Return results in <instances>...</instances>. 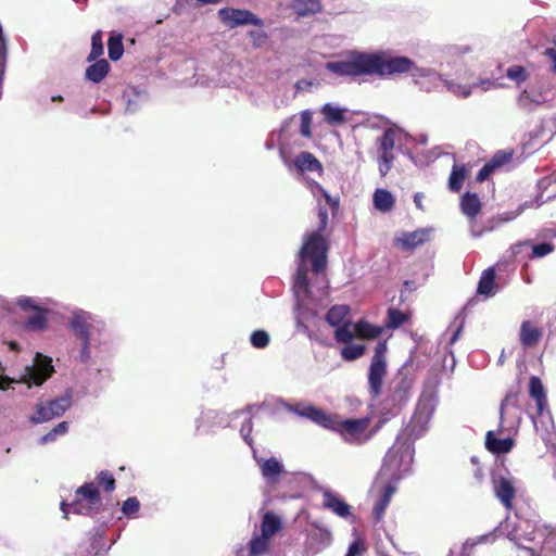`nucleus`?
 <instances>
[{
  "mask_svg": "<svg viewBox=\"0 0 556 556\" xmlns=\"http://www.w3.org/2000/svg\"><path fill=\"white\" fill-rule=\"evenodd\" d=\"M109 58L118 61L124 53L123 37L121 34L111 36L108 40Z\"/></svg>",
  "mask_w": 556,
  "mask_h": 556,
  "instance_id": "obj_34",
  "label": "nucleus"
},
{
  "mask_svg": "<svg viewBox=\"0 0 556 556\" xmlns=\"http://www.w3.org/2000/svg\"><path fill=\"white\" fill-rule=\"evenodd\" d=\"M270 545V539L263 534L255 535L249 542V555L250 556H263L265 555Z\"/></svg>",
  "mask_w": 556,
  "mask_h": 556,
  "instance_id": "obj_31",
  "label": "nucleus"
},
{
  "mask_svg": "<svg viewBox=\"0 0 556 556\" xmlns=\"http://www.w3.org/2000/svg\"><path fill=\"white\" fill-rule=\"evenodd\" d=\"M7 53V40L5 38H0V80L2 79L5 70Z\"/></svg>",
  "mask_w": 556,
  "mask_h": 556,
  "instance_id": "obj_51",
  "label": "nucleus"
},
{
  "mask_svg": "<svg viewBox=\"0 0 556 556\" xmlns=\"http://www.w3.org/2000/svg\"><path fill=\"white\" fill-rule=\"evenodd\" d=\"M103 34L101 30H97L91 36V50L87 58L88 62L96 61L103 54Z\"/></svg>",
  "mask_w": 556,
  "mask_h": 556,
  "instance_id": "obj_36",
  "label": "nucleus"
},
{
  "mask_svg": "<svg viewBox=\"0 0 556 556\" xmlns=\"http://www.w3.org/2000/svg\"><path fill=\"white\" fill-rule=\"evenodd\" d=\"M388 506H389L388 504L382 503L381 501H378L375 504L374 509H372V514H374L376 522H379V521L382 520V518L384 516V513H386V509H387Z\"/></svg>",
  "mask_w": 556,
  "mask_h": 556,
  "instance_id": "obj_55",
  "label": "nucleus"
},
{
  "mask_svg": "<svg viewBox=\"0 0 556 556\" xmlns=\"http://www.w3.org/2000/svg\"><path fill=\"white\" fill-rule=\"evenodd\" d=\"M517 102L521 109L528 110L531 108L533 100L531 96L525 90L519 94Z\"/></svg>",
  "mask_w": 556,
  "mask_h": 556,
  "instance_id": "obj_57",
  "label": "nucleus"
},
{
  "mask_svg": "<svg viewBox=\"0 0 556 556\" xmlns=\"http://www.w3.org/2000/svg\"><path fill=\"white\" fill-rule=\"evenodd\" d=\"M543 548L548 552L556 553V531L552 530L549 531L544 541H543Z\"/></svg>",
  "mask_w": 556,
  "mask_h": 556,
  "instance_id": "obj_52",
  "label": "nucleus"
},
{
  "mask_svg": "<svg viewBox=\"0 0 556 556\" xmlns=\"http://www.w3.org/2000/svg\"><path fill=\"white\" fill-rule=\"evenodd\" d=\"M102 500L99 488L93 482H86L75 491V498L71 504L61 503V510L65 519L68 514L92 516L100 511Z\"/></svg>",
  "mask_w": 556,
  "mask_h": 556,
  "instance_id": "obj_4",
  "label": "nucleus"
},
{
  "mask_svg": "<svg viewBox=\"0 0 556 556\" xmlns=\"http://www.w3.org/2000/svg\"><path fill=\"white\" fill-rule=\"evenodd\" d=\"M432 228H420L410 232H402L393 240L394 247L406 252H412L418 247L430 241Z\"/></svg>",
  "mask_w": 556,
  "mask_h": 556,
  "instance_id": "obj_11",
  "label": "nucleus"
},
{
  "mask_svg": "<svg viewBox=\"0 0 556 556\" xmlns=\"http://www.w3.org/2000/svg\"><path fill=\"white\" fill-rule=\"evenodd\" d=\"M450 90H452L454 93L463 97V98H467L471 94V88L468 87V86H460V85H457V84H451L450 85Z\"/></svg>",
  "mask_w": 556,
  "mask_h": 556,
  "instance_id": "obj_56",
  "label": "nucleus"
},
{
  "mask_svg": "<svg viewBox=\"0 0 556 556\" xmlns=\"http://www.w3.org/2000/svg\"><path fill=\"white\" fill-rule=\"evenodd\" d=\"M97 486L102 488L104 492L111 493L115 490V478L109 470H102L97 475Z\"/></svg>",
  "mask_w": 556,
  "mask_h": 556,
  "instance_id": "obj_39",
  "label": "nucleus"
},
{
  "mask_svg": "<svg viewBox=\"0 0 556 556\" xmlns=\"http://www.w3.org/2000/svg\"><path fill=\"white\" fill-rule=\"evenodd\" d=\"M53 372L52 359L41 353H36L34 364L25 368L23 380L28 386H41Z\"/></svg>",
  "mask_w": 556,
  "mask_h": 556,
  "instance_id": "obj_10",
  "label": "nucleus"
},
{
  "mask_svg": "<svg viewBox=\"0 0 556 556\" xmlns=\"http://www.w3.org/2000/svg\"><path fill=\"white\" fill-rule=\"evenodd\" d=\"M396 131L392 128H388L378 138L379 151H393L395 147Z\"/></svg>",
  "mask_w": 556,
  "mask_h": 556,
  "instance_id": "obj_37",
  "label": "nucleus"
},
{
  "mask_svg": "<svg viewBox=\"0 0 556 556\" xmlns=\"http://www.w3.org/2000/svg\"><path fill=\"white\" fill-rule=\"evenodd\" d=\"M554 47L546 48L544 51V55H546L552 61V71L556 74V39L553 40Z\"/></svg>",
  "mask_w": 556,
  "mask_h": 556,
  "instance_id": "obj_58",
  "label": "nucleus"
},
{
  "mask_svg": "<svg viewBox=\"0 0 556 556\" xmlns=\"http://www.w3.org/2000/svg\"><path fill=\"white\" fill-rule=\"evenodd\" d=\"M492 488L495 497L507 510H510L513 508V502L517 495L514 481L506 477L494 478L492 481Z\"/></svg>",
  "mask_w": 556,
  "mask_h": 556,
  "instance_id": "obj_13",
  "label": "nucleus"
},
{
  "mask_svg": "<svg viewBox=\"0 0 556 556\" xmlns=\"http://www.w3.org/2000/svg\"><path fill=\"white\" fill-rule=\"evenodd\" d=\"M422 198H424L422 193H416V194L414 195V203H415V204H416V206H417L419 210H421V211H424Z\"/></svg>",
  "mask_w": 556,
  "mask_h": 556,
  "instance_id": "obj_64",
  "label": "nucleus"
},
{
  "mask_svg": "<svg viewBox=\"0 0 556 556\" xmlns=\"http://www.w3.org/2000/svg\"><path fill=\"white\" fill-rule=\"evenodd\" d=\"M323 498L324 508L331 510L337 516L346 518L351 515V506L337 494L327 490L324 491Z\"/></svg>",
  "mask_w": 556,
  "mask_h": 556,
  "instance_id": "obj_16",
  "label": "nucleus"
},
{
  "mask_svg": "<svg viewBox=\"0 0 556 556\" xmlns=\"http://www.w3.org/2000/svg\"><path fill=\"white\" fill-rule=\"evenodd\" d=\"M56 438L55 433L53 432V430H50L47 434H45L41 439H40V443H48V442H52L54 441Z\"/></svg>",
  "mask_w": 556,
  "mask_h": 556,
  "instance_id": "obj_63",
  "label": "nucleus"
},
{
  "mask_svg": "<svg viewBox=\"0 0 556 556\" xmlns=\"http://www.w3.org/2000/svg\"><path fill=\"white\" fill-rule=\"evenodd\" d=\"M502 165V162H489V163H485L478 172L477 176H476V180L478 182H482L484 180H486L492 174L493 172L500 167Z\"/></svg>",
  "mask_w": 556,
  "mask_h": 556,
  "instance_id": "obj_45",
  "label": "nucleus"
},
{
  "mask_svg": "<svg viewBox=\"0 0 556 556\" xmlns=\"http://www.w3.org/2000/svg\"><path fill=\"white\" fill-rule=\"evenodd\" d=\"M519 393H520L519 389L509 390L506 393V395L504 396V399L502 400L501 406H500V418H501L502 422L504 420L505 409L508 406L517 407V401H518Z\"/></svg>",
  "mask_w": 556,
  "mask_h": 556,
  "instance_id": "obj_41",
  "label": "nucleus"
},
{
  "mask_svg": "<svg viewBox=\"0 0 556 556\" xmlns=\"http://www.w3.org/2000/svg\"><path fill=\"white\" fill-rule=\"evenodd\" d=\"M90 315L86 312H77L71 319V328L75 334L85 341V346L90 345Z\"/></svg>",
  "mask_w": 556,
  "mask_h": 556,
  "instance_id": "obj_15",
  "label": "nucleus"
},
{
  "mask_svg": "<svg viewBox=\"0 0 556 556\" xmlns=\"http://www.w3.org/2000/svg\"><path fill=\"white\" fill-rule=\"evenodd\" d=\"M414 444L396 437L394 444L388 450L383 458V465L379 476L388 475L391 479L397 481L413 463Z\"/></svg>",
  "mask_w": 556,
  "mask_h": 556,
  "instance_id": "obj_2",
  "label": "nucleus"
},
{
  "mask_svg": "<svg viewBox=\"0 0 556 556\" xmlns=\"http://www.w3.org/2000/svg\"><path fill=\"white\" fill-rule=\"evenodd\" d=\"M282 528L281 519L274 511H266L261 521V534L271 539Z\"/></svg>",
  "mask_w": 556,
  "mask_h": 556,
  "instance_id": "obj_23",
  "label": "nucleus"
},
{
  "mask_svg": "<svg viewBox=\"0 0 556 556\" xmlns=\"http://www.w3.org/2000/svg\"><path fill=\"white\" fill-rule=\"evenodd\" d=\"M55 435L65 434L68 430V424L66 421H62L58 424L53 429Z\"/></svg>",
  "mask_w": 556,
  "mask_h": 556,
  "instance_id": "obj_61",
  "label": "nucleus"
},
{
  "mask_svg": "<svg viewBox=\"0 0 556 556\" xmlns=\"http://www.w3.org/2000/svg\"><path fill=\"white\" fill-rule=\"evenodd\" d=\"M48 311L47 309H39L35 313V315L28 317L24 324L23 328L27 331H41L47 329L48 327V318H47Z\"/></svg>",
  "mask_w": 556,
  "mask_h": 556,
  "instance_id": "obj_29",
  "label": "nucleus"
},
{
  "mask_svg": "<svg viewBox=\"0 0 556 556\" xmlns=\"http://www.w3.org/2000/svg\"><path fill=\"white\" fill-rule=\"evenodd\" d=\"M261 470L264 478L276 480L281 475L283 467L277 458L270 457L263 462Z\"/></svg>",
  "mask_w": 556,
  "mask_h": 556,
  "instance_id": "obj_32",
  "label": "nucleus"
},
{
  "mask_svg": "<svg viewBox=\"0 0 556 556\" xmlns=\"http://www.w3.org/2000/svg\"><path fill=\"white\" fill-rule=\"evenodd\" d=\"M17 305L24 309V311H35L38 312L39 309H43L42 307L35 304L34 300L31 298H22L17 301Z\"/></svg>",
  "mask_w": 556,
  "mask_h": 556,
  "instance_id": "obj_53",
  "label": "nucleus"
},
{
  "mask_svg": "<svg viewBox=\"0 0 556 556\" xmlns=\"http://www.w3.org/2000/svg\"><path fill=\"white\" fill-rule=\"evenodd\" d=\"M408 316L397 308H389L386 326L390 329H396L407 321Z\"/></svg>",
  "mask_w": 556,
  "mask_h": 556,
  "instance_id": "obj_40",
  "label": "nucleus"
},
{
  "mask_svg": "<svg viewBox=\"0 0 556 556\" xmlns=\"http://www.w3.org/2000/svg\"><path fill=\"white\" fill-rule=\"evenodd\" d=\"M543 337L541 328L536 327L531 320H523L519 330V342L523 349H531L539 344Z\"/></svg>",
  "mask_w": 556,
  "mask_h": 556,
  "instance_id": "obj_14",
  "label": "nucleus"
},
{
  "mask_svg": "<svg viewBox=\"0 0 556 556\" xmlns=\"http://www.w3.org/2000/svg\"><path fill=\"white\" fill-rule=\"evenodd\" d=\"M412 387L413 380L408 376L404 374L396 376L389 389L388 395L380 404V424H386L403 410L408 402Z\"/></svg>",
  "mask_w": 556,
  "mask_h": 556,
  "instance_id": "obj_3",
  "label": "nucleus"
},
{
  "mask_svg": "<svg viewBox=\"0 0 556 556\" xmlns=\"http://www.w3.org/2000/svg\"><path fill=\"white\" fill-rule=\"evenodd\" d=\"M366 551L365 544L362 539H357L349 546L345 556H362Z\"/></svg>",
  "mask_w": 556,
  "mask_h": 556,
  "instance_id": "obj_50",
  "label": "nucleus"
},
{
  "mask_svg": "<svg viewBox=\"0 0 556 556\" xmlns=\"http://www.w3.org/2000/svg\"><path fill=\"white\" fill-rule=\"evenodd\" d=\"M468 170L465 165H454L448 178V189L459 192L467 177Z\"/></svg>",
  "mask_w": 556,
  "mask_h": 556,
  "instance_id": "obj_30",
  "label": "nucleus"
},
{
  "mask_svg": "<svg viewBox=\"0 0 556 556\" xmlns=\"http://www.w3.org/2000/svg\"><path fill=\"white\" fill-rule=\"evenodd\" d=\"M387 341H379L375 348L374 356L370 362L368 387L372 397H378L382 391L383 380L387 376Z\"/></svg>",
  "mask_w": 556,
  "mask_h": 556,
  "instance_id": "obj_7",
  "label": "nucleus"
},
{
  "mask_svg": "<svg viewBox=\"0 0 556 556\" xmlns=\"http://www.w3.org/2000/svg\"><path fill=\"white\" fill-rule=\"evenodd\" d=\"M317 217H318V227L315 232L323 233L328 226V210L325 206H319Z\"/></svg>",
  "mask_w": 556,
  "mask_h": 556,
  "instance_id": "obj_49",
  "label": "nucleus"
},
{
  "mask_svg": "<svg viewBox=\"0 0 556 556\" xmlns=\"http://www.w3.org/2000/svg\"><path fill=\"white\" fill-rule=\"evenodd\" d=\"M251 344L256 349H264L269 343V336L264 330H255L251 334Z\"/></svg>",
  "mask_w": 556,
  "mask_h": 556,
  "instance_id": "obj_46",
  "label": "nucleus"
},
{
  "mask_svg": "<svg viewBox=\"0 0 556 556\" xmlns=\"http://www.w3.org/2000/svg\"><path fill=\"white\" fill-rule=\"evenodd\" d=\"M555 250V245L551 242H542L539 244L532 245L530 258H540L544 257L547 254L552 253Z\"/></svg>",
  "mask_w": 556,
  "mask_h": 556,
  "instance_id": "obj_44",
  "label": "nucleus"
},
{
  "mask_svg": "<svg viewBox=\"0 0 556 556\" xmlns=\"http://www.w3.org/2000/svg\"><path fill=\"white\" fill-rule=\"evenodd\" d=\"M350 314L349 305H334L332 306L327 315L326 320L330 326L337 327L340 326L344 318Z\"/></svg>",
  "mask_w": 556,
  "mask_h": 556,
  "instance_id": "obj_33",
  "label": "nucleus"
},
{
  "mask_svg": "<svg viewBox=\"0 0 556 556\" xmlns=\"http://www.w3.org/2000/svg\"><path fill=\"white\" fill-rule=\"evenodd\" d=\"M506 76L509 79H511L518 84H521L528 79L529 74H528L527 70L521 65H511L507 68Z\"/></svg>",
  "mask_w": 556,
  "mask_h": 556,
  "instance_id": "obj_43",
  "label": "nucleus"
},
{
  "mask_svg": "<svg viewBox=\"0 0 556 556\" xmlns=\"http://www.w3.org/2000/svg\"><path fill=\"white\" fill-rule=\"evenodd\" d=\"M312 116L308 111H304L301 114L300 134L305 138L312 137Z\"/></svg>",
  "mask_w": 556,
  "mask_h": 556,
  "instance_id": "obj_48",
  "label": "nucleus"
},
{
  "mask_svg": "<svg viewBox=\"0 0 556 556\" xmlns=\"http://www.w3.org/2000/svg\"><path fill=\"white\" fill-rule=\"evenodd\" d=\"M291 8L299 16H312L321 11L320 0H291Z\"/></svg>",
  "mask_w": 556,
  "mask_h": 556,
  "instance_id": "obj_22",
  "label": "nucleus"
},
{
  "mask_svg": "<svg viewBox=\"0 0 556 556\" xmlns=\"http://www.w3.org/2000/svg\"><path fill=\"white\" fill-rule=\"evenodd\" d=\"M460 208L470 222H475L482 208L478 194L471 192L464 193L460 198Z\"/></svg>",
  "mask_w": 556,
  "mask_h": 556,
  "instance_id": "obj_19",
  "label": "nucleus"
},
{
  "mask_svg": "<svg viewBox=\"0 0 556 556\" xmlns=\"http://www.w3.org/2000/svg\"><path fill=\"white\" fill-rule=\"evenodd\" d=\"M354 331L357 338L364 340L377 339L382 333V328L371 325L365 319H361L354 324Z\"/></svg>",
  "mask_w": 556,
  "mask_h": 556,
  "instance_id": "obj_25",
  "label": "nucleus"
},
{
  "mask_svg": "<svg viewBox=\"0 0 556 556\" xmlns=\"http://www.w3.org/2000/svg\"><path fill=\"white\" fill-rule=\"evenodd\" d=\"M319 539L320 541L324 543V544H330L331 543V539H332V535H331V532L329 531H326V530H319Z\"/></svg>",
  "mask_w": 556,
  "mask_h": 556,
  "instance_id": "obj_62",
  "label": "nucleus"
},
{
  "mask_svg": "<svg viewBox=\"0 0 556 556\" xmlns=\"http://www.w3.org/2000/svg\"><path fill=\"white\" fill-rule=\"evenodd\" d=\"M110 71V64L106 60H96V62L86 68V78L92 83L102 81Z\"/></svg>",
  "mask_w": 556,
  "mask_h": 556,
  "instance_id": "obj_24",
  "label": "nucleus"
},
{
  "mask_svg": "<svg viewBox=\"0 0 556 556\" xmlns=\"http://www.w3.org/2000/svg\"><path fill=\"white\" fill-rule=\"evenodd\" d=\"M294 165L301 172H321L323 165L311 152L303 151L294 160Z\"/></svg>",
  "mask_w": 556,
  "mask_h": 556,
  "instance_id": "obj_21",
  "label": "nucleus"
},
{
  "mask_svg": "<svg viewBox=\"0 0 556 556\" xmlns=\"http://www.w3.org/2000/svg\"><path fill=\"white\" fill-rule=\"evenodd\" d=\"M495 277L496 274L493 267L484 269L478 283L477 293L485 296L492 295L495 288Z\"/></svg>",
  "mask_w": 556,
  "mask_h": 556,
  "instance_id": "obj_26",
  "label": "nucleus"
},
{
  "mask_svg": "<svg viewBox=\"0 0 556 556\" xmlns=\"http://www.w3.org/2000/svg\"><path fill=\"white\" fill-rule=\"evenodd\" d=\"M296 285L300 288H307L308 287V279L306 270L299 268L296 273Z\"/></svg>",
  "mask_w": 556,
  "mask_h": 556,
  "instance_id": "obj_60",
  "label": "nucleus"
},
{
  "mask_svg": "<svg viewBox=\"0 0 556 556\" xmlns=\"http://www.w3.org/2000/svg\"><path fill=\"white\" fill-rule=\"evenodd\" d=\"M374 205L380 212H389L394 207L395 199L392 193L386 189H377L372 197Z\"/></svg>",
  "mask_w": 556,
  "mask_h": 556,
  "instance_id": "obj_28",
  "label": "nucleus"
},
{
  "mask_svg": "<svg viewBox=\"0 0 556 556\" xmlns=\"http://www.w3.org/2000/svg\"><path fill=\"white\" fill-rule=\"evenodd\" d=\"M379 172L381 176H386L390 172L395 156L393 151H379Z\"/></svg>",
  "mask_w": 556,
  "mask_h": 556,
  "instance_id": "obj_42",
  "label": "nucleus"
},
{
  "mask_svg": "<svg viewBox=\"0 0 556 556\" xmlns=\"http://www.w3.org/2000/svg\"><path fill=\"white\" fill-rule=\"evenodd\" d=\"M71 405L72 395L70 393L46 403H39L37 405L36 414L30 417V421L34 424H41L55 417H61L71 407Z\"/></svg>",
  "mask_w": 556,
  "mask_h": 556,
  "instance_id": "obj_9",
  "label": "nucleus"
},
{
  "mask_svg": "<svg viewBox=\"0 0 556 556\" xmlns=\"http://www.w3.org/2000/svg\"><path fill=\"white\" fill-rule=\"evenodd\" d=\"M366 346L364 344L345 343L341 350V356L345 361H355L365 354Z\"/></svg>",
  "mask_w": 556,
  "mask_h": 556,
  "instance_id": "obj_35",
  "label": "nucleus"
},
{
  "mask_svg": "<svg viewBox=\"0 0 556 556\" xmlns=\"http://www.w3.org/2000/svg\"><path fill=\"white\" fill-rule=\"evenodd\" d=\"M433 412L434 408L430 402H419L412 418L399 433V437L414 444L416 440L424 437L429 430V424Z\"/></svg>",
  "mask_w": 556,
  "mask_h": 556,
  "instance_id": "obj_5",
  "label": "nucleus"
},
{
  "mask_svg": "<svg viewBox=\"0 0 556 556\" xmlns=\"http://www.w3.org/2000/svg\"><path fill=\"white\" fill-rule=\"evenodd\" d=\"M529 395L535 401L538 415L542 416L547 406V397L541 379L531 376L529 380Z\"/></svg>",
  "mask_w": 556,
  "mask_h": 556,
  "instance_id": "obj_18",
  "label": "nucleus"
},
{
  "mask_svg": "<svg viewBox=\"0 0 556 556\" xmlns=\"http://www.w3.org/2000/svg\"><path fill=\"white\" fill-rule=\"evenodd\" d=\"M395 490H396L395 486L389 483L388 485L384 486L383 494L379 498V501L389 505L391 497L394 494Z\"/></svg>",
  "mask_w": 556,
  "mask_h": 556,
  "instance_id": "obj_59",
  "label": "nucleus"
},
{
  "mask_svg": "<svg viewBox=\"0 0 556 556\" xmlns=\"http://www.w3.org/2000/svg\"><path fill=\"white\" fill-rule=\"evenodd\" d=\"M218 16L223 23L228 25L230 28L239 25H256L263 24L262 20L255 16L249 10H240L232 8H223L218 11Z\"/></svg>",
  "mask_w": 556,
  "mask_h": 556,
  "instance_id": "obj_12",
  "label": "nucleus"
},
{
  "mask_svg": "<svg viewBox=\"0 0 556 556\" xmlns=\"http://www.w3.org/2000/svg\"><path fill=\"white\" fill-rule=\"evenodd\" d=\"M369 424V417L341 419L340 416L334 415L330 430L340 434L348 443L362 444L370 439V434H366Z\"/></svg>",
  "mask_w": 556,
  "mask_h": 556,
  "instance_id": "obj_6",
  "label": "nucleus"
},
{
  "mask_svg": "<svg viewBox=\"0 0 556 556\" xmlns=\"http://www.w3.org/2000/svg\"><path fill=\"white\" fill-rule=\"evenodd\" d=\"M299 415L306 417L315 424L329 430L331 429L334 419V415H328L324 410L312 405L303 407L301 410H299Z\"/></svg>",
  "mask_w": 556,
  "mask_h": 556,
  "instance_id": "obj_20",
  "label": "nucleus"
},
{
  "mask_svg": "<svg viewBox=\"0 0 556 556\" xmlns=\"http://www.w3.org/2000/svg\"><path fill=\"white\" fill-rule=\"evenodd\" d=\"M321 114L324 115V121L332 126L344 124L346 121L345 110L333 106L330 103H326L321 108Z\"/></svg>",
  "mask_w": 556,
  "mask_h": 556,
  "instance_id": "obj_27",
  "label": "nucleus"
},
{
  "mask_svg": "<svg viewBox=\"0 0 556 556\" xmlns=\"http://www.w3.org/2000/svg\"><path fill=\"white\" fill-rule=\"evenodd\" d=\"M252 427H253V424H252V420L251 419H248L245 422L242 424V427L240 429V432L244 439V441L250 445L252 446V438H251V432H252Z\"/></svg>",
  "mask_w": 556,
  "mask_h": 556,
  "instance_id": "obj_54",
  "label": "nucleus"
},
{
  "mask_svg": "<svg viewBox=\"0 0 556 556\" xmlns=\"http://www.w3.org/2000/svg\"><path fill=\"white\" fill-rule=\"evenodd\" d=\"M415 63L407 56H392L386 52L351 51L346 60L327 62L325 68L338 76L357 78L377 76L387 78L410 72Z\"/></svg>",
  "mask_w": 556,
  "mask_h": 556,
  "instance_id": "obj_1",
  "label": "nucleus"
},
{
  "mask_svg": "<svg viewBox=\"0 0 556 556\" xmlns=\"http://www.w3.org/2000/svg\"><path fill=\"white\" fill-rule=\"evenodd\" d=\"M327 251V240L323 233L314 231L307 236V239L301 249V257L311 258L313 270L318 274L321 273L326 267Z\"/></svg>",
  "mask_w": 556,
  "mask_h": 556,
  "instance_id": "obj_8",
  "label": "nucleus"
},
{
  "mask_svg": "<svg viewBox=\"0 0 556 556\" xmlns=\"http://www.w3.org/2000/svg\"><path fill=\"white\" fill-rule=\"evenodd\" d=\"M140 508V503L137 497L131 496L124 501L122 505V511L125 516L131 517L136 513H138Z\"/></svg>",
  "mask_w": 556,
  "mask_h": 556,
  "instance_id": "obj_47",
  "label": "nucleus"
},
{
  "mask_svg": "<svg viewBox=\"0 0 556 556\" xmlns=\"http://www.w3.org/2000/svg\"><path fill=\"white\" fill-rule=\"evenodd\" d=\"M337 330L334 331V338L340 343H350L356 337L354 328L352 329V324L350 321L343 323L340 326H337Z\"/></svg>",
  "mask_w": 556,
  "mask_h": 556,
  "instance_id": "obj_38",
  "label": "nucleus"
},
{
  "mask_svg": "<svg viewBox=\"0 0 556 556\" xmlns=\"http://www.w3.org/2000/svg\"><path fill=\"white\" fill-rule=\"evenodd\" d=\"M515 446V440L511 438L498 439L493 431L485 434V448L495 455L509 453Z\"/></svg>",
  "mask_w": 556,
  "mask_h": 556,
  "instance_id": "obj_17",
  "label": "nucleus"
}]
</instances>
